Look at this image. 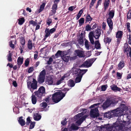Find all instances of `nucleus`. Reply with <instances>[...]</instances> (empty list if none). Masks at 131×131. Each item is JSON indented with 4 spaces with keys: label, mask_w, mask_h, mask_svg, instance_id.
<instances>
[{
    "label": "nucleus",
    "mask_w": 131,
    "mask_h": 131,
    "mask_svg": "<svg viewBox=\"0 0 131 131\" xmlns=\"http://www.w3.org/2000/svg\"><path fill=\"white\" fill-rule=\"evenodd\" d=\"M128 107L125 105L122 104L121 107H118L114 110H112L113 116H118L117 121H121L123 122L122 125L126 126L130 124V121L129 120L127 122L124 121L122 120L125 114H123L124 111L127 110Z\"/></svg>",
    "instance_id": "obj_1"
},
{
    "label": "nucleus",
    "mask_w": 131,
    "mask_h": 131,
    "mask_svg": "<svg viewBox=\"0 0 131 131\" xmlns=\"http://www.w3.org/2000/svg\"><path fill=\"white\" fill-rule=\"evenodd\" d=\"M69 89L64 88L62 91L65 92L64 93L61 91L57 92L55 93L52 95V100L53 102L57 103L59 102L65 96L67 92L69 90Z\"/></svg>",
    "instance_id": "obj_2"
},
{
    "label": "nucleus",
    "mask_w": 131,
    "mask_h": 131,
    "mask_svg": "<svg viewBox=\"0 0 131 131\" xmlns=\"http://www.w3.org/2000/svg\"><path fill=\"white\" fill-rule=\"evenodd\" d=\"M123 122L121 121H117L114 124L113 126H107L106 129L108 131H118L123 129L125 126L122 125Z\"/></svg>",
    "instance_id": "obj_3"
},
{
    "label": "nucleus",
    "mask_w": 131,
    "mask_h": 131,
    "mask_svg": "<svg viewBox=\"0 0 131 131\" xmlns=\"http://www.w3.org/2000/svg\"><path fill=\"white\" fill-rule=\"evenodd\" d=\"M100 104L99 103L94 104L91 106V108L95 107L94 108L91 110V117L95 118L99 115V114L98 113V109L97 108V106Z\"/></svg>",
    "instance_id": "obj_4"
},
{
    "label": "nucleus",
    "mask_w": 131,
    "mask_h": 131,
    "mask_svg": "<svg viewBox=\"0 0 131 131\" xmlns=\"http://www.w3.org/2000/svg\"><path fill=\"white\" fill-rule=\"evenodd\" d=\"M37 81L34 78H33L32 82L28 81L27 82V88L32 93L33 91V90L36 89H37Z\"/></svg>",
    "instance_id": "obj_5"
},
{
    "label": "nucleus",
    "mask_w": 131,
    "mask_h": 131,
    "mask_svg": "<svg viewBox=\"0 0 131 131\" xmlns=\"http://www.w3.org/2000/svg\"><path fill=\"white\" fill-rule=\"evenodd\" d=\"M45 88L42 86H41L39 89L38 91L34 92L35 95L36 96V98L39 99L40 100L41 99V97L43 95L45 92Z\"/></svg>",
    "instance_id": "obj_6"
},
{
    "label": "nucleus",
    "mask_w": 131,
    "mask_h": 131,
    "mask_svg": "<svg viewBox=\"0 0 131 131\" xmlns=\"http://www.w3.org/2000/svg\"><path fill=\"white\" fill-rule=\"evenodd\" d=\"M101 34V30L97 29L93 32H91V36H93L96 39H98Z\"/></svg>",
    "instance_id": "obj_7"
},
{
    "label": "nucleus",
    "mask_w": 131,
    "mask_h": 131,
    "mask_svg": "<svg viewBox=\"0 0 131 131\" xmlns=\"http://www.w3.org/2000/svg\"><path fill=\"white\" fill-rule=\"evenodd\" d=\"M88 71L87 69L81 70L80 69H77L74 72V74H79L82 77L83 75Z\"/></svg>",
    "instance_id": "obj_8"
},
{
    "label": "nucleus",
    "mask_w": 131,
    "mask_h": 131,
    "mask_svg": "<svg viewBox=\"0 0 131 131\" xmlns=\"http://www.w3.org/2000/svg\"><path fill=\"white\" fill-rule=\"evenodd\" d=\"M74 52L75 55L79 58L83 57L84 56L83 52L80 50H75Z\"/></svg>",
    "instance_id": "obj_9"
},
{
    "label": "nucleus",
    "mask_w": 131,
    "mask_h": 131,
    "mask_svg": "<svg viewBox=\"0 0 131 131\" xmlns=\"http://www.w3.org/2000/svg\"><path fill=\"white\" fill-rule=\"evenodd\" d=\"M87 116H88L87 115H85L83 116L80 118L76 122V123L78 126L80 125Z\"/></svg>",
    "instance_id": "obj_10"
},
{
    "label": "nucleus",
    "mask_w": 131,
    "mask_h": 131,
    "mask_svg": "<svg viewBox=\"0 0 131 131\" xmlns=\"http://www.w3.org/2000/svg\"><path fill=\"white\" fill-rule=\"evenodd\" d=\"M80 67L88 68L90 67V60L86 61L80 66Z\"/></svg>",
    "instance_id": "obj_11"
},
{
    "label": "nucleus",
    "mask_w": 131,
    "mask_h": 131,
    "mask_svg": "<svg viewBox=\"0 0 131 131\" xmlns=\"http://www.w3.org/2000/svg\"><path fill=\"white\" fill-rule=\"evenodd\" d=\"M112 110L104 114V117L107 118H110L113 116Z\"/></svg>",
    "instance_id": "obj_12"
},
{
    "label": "nucleus",
    "mask_w": 131,
    "mask_h": 131,
    "mask_svg": "<svg viewBox=\"0 0 131 131\" xmlns=\"http://www.w3.org/2000/svg\"><path fill=\"white\" fill-rule=\"evenodd\" d=\"M111 104L109 99H108L105 102L103 103V107L104 109H105L108 107Z\"/></svg>",
    "instance_id": "obj_13"
},
{
    "label": "nucleus",
    "mask_w": 131,
    "mask_h": 131,
    "mask_svg": "<svg viewBox=\"0 0 131 131\" xmlns=\"http://www.w3.org/2000/svg\"><path fill=\"white\" fill-rule=\"evenodd\" d=\"M111 104L109 99H108L105 102L103 103V107L104 109H105L108 107Z\"/></svg>",
    "instance_id": "obj_14"
},
{
    "label": "nucleus",
    "mask_w": 131,
    "mask_h": 131,
    "mask_svg": "<svg viewBox=\"0 0 131 131\" xmlns=\"http://www.w3.org/2000/svg\"><path fill=\"white\" fill-rule=\"evenodd\" d=\"M54 4H53L52 7V10H51L52 13L55 14L56 12V10L57 9L58 3H54Z\"/></svg>",
    "instance_id": "obj_15"
},
{
    "label": "nucleus",
    "mask_w": 131,
    "mask_h": 131,
    "mask_svg": "<svg viewBox=\"0 0 131 131\" xmlns=\"http://www.w3.org/2000/svg\"><path fill=\"white\" fill-rule=\"evenodd\" d=\"M86 110H84L83 111V112H82L81 113L78 114L74 116V118L76 119H78L80 117L83 116V115H84L85 113Z\"/></svg>",
    "instance_id": "obj_16"
},
{
    "label": "nucleus",
    "mask_w": 131,
    "mask_h": 131,
    "mask_svg": "<svg viewBox=\"0 0 131 131\" xmlns=\"http://www.w3.org/2000/svg\"><path fill=\"white\" fill-rule=\"evenodd\" d=\"M45 79V77L39 75L37 79V81L39 84L42 83L44 82Z\"/></svg>",
    "instance_id": "obj_17"
},
{
    "label": "nucleus",
    "mask_w": 131,
    "mask_h": 131,
    "mask_svg": "<svg viewBox=\"0 0 131 131\" xmlns=\"http://www.w3.org/2000/svg\"><path fill=\"white\" fill-rule=\"evenodd\" d=\"M111 104H115L118 102V99L116 97L109 99Z\"/></svg>",
    "instance_id": "obj_18"
},
{
    "label": "nucleus",
    "mask_w": 131,
    "mask_h": 131,
    "mask_svg": "<svg viewBox=\"0 0 131 131\" xmlns=\"http://www.w3.org/2000/svg\"><path fill=\"white\" fill-rule=\"evenodd\" d=\"M107 22L111 30L113 29V22L111 18H108L107 19Z\"/></svg>",
    "instance_id": "obj_19"
},
{
    "label": "nucleus",
    "mask_w": 131,
    "mask_h": 131,
    "mask_svg": "<svg viewBox=\"0 0 131 131\" xmlns=\"http://www.w3.org/2000/svg\"><path fill=\"white\" fill-rule=\"evenodd\" d=\"M111 87L112 89L114 91H120L121 90L120 88H118L116 85L115 84H113L111 86Z\"/></svg>",
    "instance_id": "obj_20"
},
{
    "label": "nucleus",
    "mask_w": 131,
    "mask_h": 131,
    "mask_svg": "<svg viewBox=\"0 0 131 131\" xmlns=\"http://www.w3.org/2000/svg\"><path fill=\"white\" fill-rule=\"evenodd\" d=\"M23 118V116H21L19 118V119L18 120L19 123L22 126L25 125L26 123L25 121L22 119Z\"/></svg>",
    "instance_id": "obj_21"
},
{
    "label": "nucleus",
    "mask_w": 131,
    "mask_h": 131,
    "mask_svg": "<svg viewBox=\"0 0 131 131\" xmlns=\"http://www.w3.org/2000/svg\"><path fill=\"white\" fill-rule=\"evenodd\" d=\"M41 117V116L38 113H37L35 114L34 117L35 120L38 121L40 120Z\"/></svg>",
    "instance_id": "obj_22"
},
{
    "label": "nucleus",
    "mask_w": 131,
    "mask_h": 131,
    "mask_svg": "<svg viewBox=\"0 0 131 131\" xmlns=\"http://www.w3.org/2000/svg\"><path fill=\"white\" fill-rule=\"evenodd\" d=\"M76 75H78V76L76 78L75 80V82L76 83H78L80 82L82 78V77L79 74H75Z\"/></svg>",
    "instance_id": "obj_23"
},
{
    "label": "nucleus",
    "mask_w": 131,
    "mask_h": 131,
    "mask_svg": "<svg viewBox=\"0 0 131 131\" xmlns=\"http://www.w3.org/2000/svg\"><path fill=\"white\" fill-rule=\"evenodd\" d=\"M125 63L124 61H121L118 65V69L120 70L124 66Z\"/></svg>",
    "instance_id": "obj_24"
},
{
    "label": "nucleus",
    "mask_w": 131,
    "mask_h": 131,
    "mask_svg": "<svg viewBox=\"0 0 131 131\" xmlns=\"http://www.w3.org/2000/svg\"><path fill=\"white\" fill-rule=\"evenodd\" d=\"M114 12H115L113 10H112L110 11L108 14L107 15L108 16V18H110L111 19L114 16Z\"/></svg>",
    "instance_id": "obj_25"
},
{
    "label": "nucleus",
    "mask_w": 131,
    "mask_h": 131,
    "mask_svg": "<svg viewBox=\"0 0 131 131\" xmlns=\"http://www.w3.org/2000/svg\"><path fill=\"white\" fill-rule=\"evenodd\" d=\"M47 82L48 85H52L53 83V78L51 77H48Z\"/></svg>",
    "instance_id": "obj_26"
},
{
    "label": "nucleus",
    "mask_w": 131,
    "mask_h": 131,
    "mask_svg": "<svg viewBox=\"0 0 131 131\" xmlns=\"http://www.w3.org/2000/svg\"><path fill=\"white\" fill-rule=\"evenodd\" d=\"M124 52H126L127 51H128L129 50L131 49L130 47V46H128V44L127 43H125L124 45Z\"/></svg>",
    "instance_id": "obj_27"
},
{
    "label": "nucleus",
    "mask_w": 131,
    "mask_h": 131,
    "mask_svg": "<svg viewBox=\"0 0 131 131\" xmlns=\"http://www.w3.org/2000/svg\"><path fill=\"white\" fill-rule=\"evenodd\" d=\"M75 84L74 81L70 79L69 80L68 85L71 87H73Z\"/></svg>",
    "instance_id": "obj_28"
},
{
    "label": "nucleus",
    "mask_w": 131,
    "mask_h": 131,
    "mask_svg": "<svg viewBox=\"0 0 131 131\" xmlns=\"http://www.w3.org/2000/svg\"><path fill=\"white\" fill-rule=\"evenodd\" d=\"M95 47L97 49L101 48L100 44L98 41H96L95 42Z\"/></svg>",
    "instance_id": "obj_29"
},
{
    "label": "nucleus",
    "mask_w": 131,
    "mask_h": 131,
    "mask_svg": "<svg viewBox=\"0 0 131 131\" xmlns=\"http://www.w3.org/2000/svg\"><path fill=\"white\" fill-rule=\"evenodd\" d=\"M23 58H22L19 57L17 59V63L18 65L20 66L21 65L23 62Z\"/></svg>",
    "instance_id": "obj_30"
},
{
    "label": "nucleus",
    "mask_w": 131,
    "mask_h": 131,
    "mask_svg": "<svg viewBox=\"0 0 131 131\" xmlns=\"http://www.w3.org/2000/svg\"><path fill=\"white\" fill-rule=\"evenodd\" d=\"M18 24L20 25H22L25 21V19L24 17L20 18L18 19Z\"/></svg>",
    "instance_id": "obj_31"
},
{
    "label": "nucleus",
    "mask_w": 131,
    "mask_h": 131,
    "mask_svg": "<svg viewBox=\"0 0 131 131\" xmlns=\"http://www.w3.org/2000/svg\"><path fill=\"white\" fill-rule=\"evenodd\" d=\"M28 48L30 50H31L32 48V45L31 40L29 39L28 41L27 45Z\"/></svg>",
    "instance_id": "obj_32"
},
{
    "label": "nucleus",
    "mask_w": 131,
    "mask_h": 131,
    "mask_svg": "<svg viewBox=\"0 0 131 131\" xmlns=\"http://www.w3.org/2000/svg\"><path fill=\"white\" fill-rule=\"evenodd\" d=\"M110 0H106L104 3V8L105 10H106L107 8L108 7L109 5Z\"/></svg>",
    "instance_id": "obj_33"
},
{
    "label": "nucleus",
    "mask_w": 131,
    "mask_h": 131,
    "mask_svg": "<svg viewBox=\"0 0 131 131\" xmlns=\"http://www.w3.org/2000/svg\"><path fill=\"white\" fill-rule=\"evenodd\" d=\"M66 76L64 75L63 76L60 80L58 81L56 83V85H58L62 83V81L64 79L66 78Z\"/></svg>",
    "instance_id": "obj_34"
},
{
    "label": "nucleus",
    "mask_w": 131,
    "mask_h": 131,
    "mask_svg": "<svg viewBox=\"0 0 131 131\" xmlns=\"http://www.w3.org/2000/svg\"><path fill=\"white\" fill-rule=\"evenodd\" d=\"M45 36L46 37H48L49 36H50V34L49 31V29L48 28H46L45 30Z\"/></svg>",
    "instance_id": "obj_35"
},
{
    "label": "nucleus",
    "mask_w": 131,
    "mask_h": 131,
    "mask_svg": "<svg viewBox=\"0 0 131 131\" xmlns=\"http://www.w3.org/2000/svg\"><path fill=\"white\" fill-rule=\"evenodd\" d=\"M31 97V101L32 103L34 104H36L37 101L36 96L35 95H32Z\"/></svg>",
    "instance_id": "obj_36"
},
{
    "label": "nucleus",
    "mask_w": 131,
    "mask_h": 131,
    "mask_svg": "<svg viewBox=\"0 0 131 131\" xmlns=\"http://www.w3.org/2000/svg\"><path fill=\"white\" fill-rule=\"evenodd\" d=\"M70 128L72 130H77L79 129V127L74 124H73L71 125Z\"/></svg>",
    "instance_id": "obj_37"
},
{
    "label": "nucleus",
    "mask_w": 131,
    "mask_h": 131,
    "mask_svg": "<svg viewBox=\"0 0 131 131\" xmlns=\"http://www.w3.org/2000/svg\"><path fill=\"white\" fill-rule=\"evenodd\" d=\"M111 39L108 37H105L104 39V41L106 43H109L111 41Z\"/></svg>",
    "instance_id": "obj_38"
},
{
    "label": "nucleus",
    "mask_w": 131,
    "mask_h": 131,
    "mask_svg": "<svg viewBox=\"0 0 131 131\" xmlns=\"http://www.w3.org/2000/svg\"><path fill=\"white\" fill-rule=\"evenodd\" d=\"M84 19L83 18H81L79 20V24L80 26H81L84 23Z\"/></svg>",
    "instance_id": "obj_39"
},
{
    "label": "nucleus",
    "mask_w": 131,
    "mask_h": 131,
    "mask_svg": "<svg viewBox=\"0 0 131 131\" xmlns=\"http://www.w3.org/2000/svg\"><path fill=\"white\" fill-rule=\"evenodd\" d=\"M45 6V4L44 3H43L42 5H41L40 7V8L39 9L38 12L39 13L41 12L44 9Z\"/></svg>",
    "instance_id": "obj_40"
},
{
    "label": "nucleus",
    "mask_w": 131,
    "mask_h": 131,
    "mask_svg": "<svg viewBox=\"0 0 131 131\" xmlns=\"http://www.w3.org/2000/svg\"><path fill=\"white\" fill-rule=\"evenodd\" d=\"M46 74V72L45 70V69H43L40 73L39 76L45 77Z\"/></svg>",
    "instance_id": "obj_41"
},
{
    "label": "nucleus",
    "mask_w": 131,
    "mask_h": 131,
    "mask_svg": "<svg viewBox=\"0 0 131 131\" xmlns=\"http://www.w3.org/2000/svg\"><path fill=\"white\" fill-rule=\"evenodd\" d=\"M62 59L64 62L67 63L68 62L69 60V57L68 56H64L63 57Z\"/></svg>",
    "instance_id": "obj_42"
},
{
    "label": "nucleus",
    "mask_w": 131,
    "mask_h": 131,
    "mask_svg": "<svg viewBox=\"0 0 131 131\" xmlns=\"http://www.w3.org/2000/svg\"><path fill=\"white\" fill-rule=\"evenodd\" d=\"M12 54L11 53H9L7 55V60L9 62H11L12 61Z\"/></svg>",
    "instance_id": "obj_43"
},
{
    "label": "nucleus",
    "mask_w": 131,
    "mask_h": 131,
    "mask_svg": "<svg viewBox=\"0 0 131 131\" xmlns=\"http://www.w3.org/2000/svg\"><path fill=\"white\" fill-rule=\"evenodd\" d=\"M20 42L21 44L23 46L25 44V40L23 37H21L20 38Z\"/></svg>",
    "instance_id": "obj_44"
},
{
    "label": "nucleus",
    "mask_w": 131,
    "mask_h": 131,
    "mask_svg": "<svg viewBox=\"0 0 131 131\" xmlns=\"http://www.w3.org/2000/svg\"><path fill=\"white\" fill-rule=\"evenodd\" d=\"M122 32L121 31H118L116 35V37L118 38L121 37L122 35Z\"/></svg>",
    "instance_id": "obj_45"
},
{
    "label": "nucleus",
    "mask_w": 131,
    "mask_h": 131,
    "mask_svg": "<svg viewBox=\"0 0 131 131\" xmlns=\"http://www.w3.org/2000/svg\"><path fill=\"white\" fill-rule=\"evenodd\" d=\"M85 45L87 49L89 50V48L88 44V40L85 39Z\"/></svg>",
    "instance_id": "obj_46"
},
{
    "label": "nucleus",
    "mask_w": 131,
    "mask_h": 131,
    "mask_svg": "<svg viewBox=\"0 0 131 131\" xmlns=\"http://www.w3.org/2000/svg\"><path fill=\"white\" fill-rule=\"evenodd\" d=\"M29 23L30 24L34 26H36L37 24V23L36 22L32 20H30L29 21Z\"/></svg>",
    "instance_id": "obj_47"
},
{
    "label": "nucleus",
    "mask_w": 131,
    "mask_h": 131,
    "mask_svg": "<svg viewBox=\"0 0 131 131\" xmlns=\"http://www.w3.org/2000/svg\"><path fill=\"white\" fill-rule=\"evenodd\" d=\"M35 122H31V123H30L29 128V129H31L34 127L35 126Z\"/></svg>",
    "instance_id": "obj_48"
},
{
    "label": "nucleus",
    "mask_w": 131,
    "mask_h": 131,
    "mask_svg": "<svg viewBox=\"0 0 131 131\" xmlns=\"http://www.w3.org/2000/svg\"><path fill=\"white\" fill-rule=\"evenodd\" d=\"M62 51L60 50H58L56 53L55 54V56L57 58L58 57H59L61 54Z\"/></svg>",
    "instance_id": "obj_49"
},
{
    "label": "nucleus",
    "mask_w": 131,
    "mask_h": 131,
    "mask_svg": "<svg viewBox=\"0 0 131 131\" xmlns=\"http://www.w3.org/2000/svg\"><path fill=\"white\" fill-rule=\"evenodd\" d=\"M124 53L126 54L127 56L128 57L131 58V49L127 51L126 52H124Z\"/></svg>",
    "instance_id": "obj_50"
},
{
    "label": "nucleus",
    "mask_w": 131,
    "mask_h": 131,
    "mask_svg": "<svg viewBox=\"0 0 131 131\" xmlns=\"http://www.w3.org/2000/svg\"><path fill=\"white\" fill-rule=\"evenodd\" d=\"M89 21H90V15L89 14L86 16L85 19V23H86Z\"/></svg>",
    "instance_id": "obj_51"
},
{
    "label": "nucleus",
    "mask_w": 131,
    "mask_h": 131,
    "mask_svg": "<svg viewBox=\"0 0 131 131\" xmlns=\"http://www.w3.org/2000/svg\"><path fill=\"white\" fill-rule=\"evenodd\" d=\"M40 105L41 107L43 108H46L47 106V103L44 102L41 104Z\"/></svg>",
    "instance_id": "obj_52"
},
{
    "label": "nucleus",
    "mask_w": 131,
    "mask_h": 131,
    "mask_svg": "<svg viewBox=\"0 0 131 131\" xmlns=\"http://www.w3.org/2000/svg\"><path fill=\"white\" fill-rule=\"evenodd\" d=\"M79 43L80 45H83L84 44V41L83 39L79 38L78 40Z\"/></svg>",
    "instance_id": "obj_53"
},
{
    "label": "nucleus",
    "mask_w": 131,
    "mask_h": 131,
    "mask_svg": "<svg viewBox=\"0 0 131 131\" xmlns=\"http://www.w3.org/2000/svg\"><path fill=\"white\" fill-rule=\"evenodd\" d=\"M32 122L31 121L29 117H28L27 118V121L26 122V124L27 125H29L30 123Z\"/></svg>",
    "instance_id": "obj_54"
},
{
    "label": "nucleus",
    "mask_w": 131,
    "mask_h": 131,
    "mask_svg": "<svg viewBox=\"0 0 131 131\" xmlns=\"http://www.w3.org/2000/svg\"><path fill=\"white\" fill-rule=\"evenodd\" d=\"M29 59L28 58H27L26 59L25 61V66L26 67H27L29 64Z\"/></svg>",
    "instance_id": "obj_55"
},
{
    "label": "nucleus",
    "mask_w": 131,
    "mask_h": 131,
    "mask_svg": "<svg viewBox=\"0 0 131 131\" xmlns=\"http://www.w3.org/2000/svg\"><path fill=\"white\" fill-rule=\"evenodd\" d=\"M52 23V20L51 19L48 18L47 20V24L49 26L50 24Z\"/></svg>",
    "instance_id": "obj_56"
},
{
    "label": "nucleus",
    "mask_w": 131,
    "mask_h": 131,
    "mask_svg": "<svg viewBox=\"0 0 131 131\" xmlns=\"http://www.w3.org/2000/svg\"><path fill=\"white\" fill-rule=\"evenodd\" d=\"M34 70V68L33 67H30L29 68L28 71V73H30L32 72Z\"/></svg>",
    "instance_id": "obj_57"
},
{
    "label": "nucleus",
    "mask_w": 131,
    "mask_h": 131,
    "mask_svg": "<svg viewBox=\"0 0 131 131\" xmlns=\"http://www.w3.org/2000/svg\"><path fill=\"white\" fill-rule=\"evenodd\" d=\"M53 60V59L52 58L50 57L49 58V60L47 62V64L49 65H50L51 64Z\"/></svg>",
    "instance_id": "obj_58"
},
{
    "label": "nucleus",
    "mask_w": 131,
    "mask_h": 131,
    "mask_svg": "<svg viewBox=\"0 0 131 131\" xmlns=\"http://www.w3.org/2000/svg\"><path fill=\"white\" fill-rule=\"evenodd\" d=\"M66 118H65L63 121H62L61 123V124L63 125H66L67 123V121H66Z\"/></svg>",
    "instance_id": "obj_59"
},
{
    "label": "nucleus",
    "mask_w": 131,
    "mask_h": 131,
    "mask_svg": "<svg viewBox=\"0 0 131 131\" xmlns=\"http://www.w3.org/2000/svg\"><path fill=\"white\" fill-rule=\"evenodd\" d=\"M50 100H51V99L50 98V97L48 96L46 97L45 99H44L43 100H45L46 102L48 103L49 102Z\"/></svg>",
    "instance_id": "obj_60"
},
{
    "label": "nucleus",
    "mask_w": 131,
    "mask_h": 131,
    "mask_svg": "<svg viewBox=\"0 0 131 131\" xmlns=\"http://www.w3.org/2000/svg\"><path fill=\"white\" fill-rule=\"evenodd\" d=\"M107 87V86L105 85H103L101 87V89L102 90V91H105Z\"/></svg>",
    "instance_id": "obj_61"
},
{
    "label": "nucleus",
    "mask_w": 131,
    "mask_h": 131,
    "mask_svg": "<svg viewBox=\"0 0 131 131\" xmlns=\"http://www.w3.org/2000/svg\"><path fill=\"white\" fill-rule=\"evenodd\" d=\"M85 29L87 31L90 30V25L89 24L87 25L85 27Z\"/></svg>",
    "instance_id": "obj_62"
},
{
    "label": "nucleus",
    "mask_w": 131,
    "mask_h": 131,
    "mask_svg": "<svg viewBox=\"0 0 131 131\" xmlns=\"http://www.w3.org/2000/svg\"><path fill=\"white\" fill-rule=\"evenodd\" d=\"M131 17V11H129L127 14V18L128 19H130Z\"/></svg>",
    "instance_id": "obj_63"
},
{
    "label": "nucleus",
    "mask_w": 131,
    "mask_h": 131,
    "mask_svg": "<svg viewBox=\"0 0 131 131\" xmlns=\"http://www.w3.org/2000/svg\"><path fill=\"white\" fill-rule=\"evenodd\" d=\"M56 31V29L55 28H52L49 30V32L50 34H52L54 32Z\"/></svg>",
    "instance_id": "obj_64"
}]
</instances>
